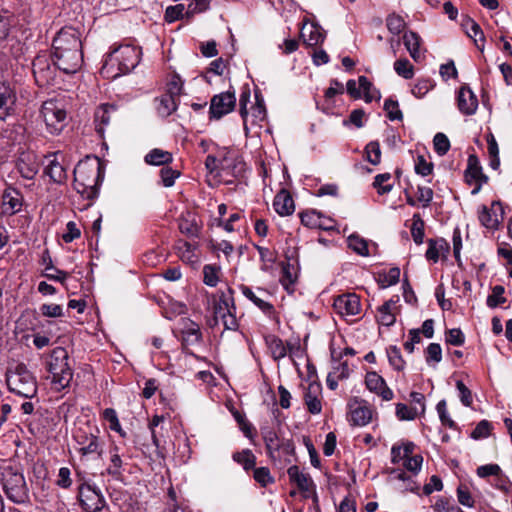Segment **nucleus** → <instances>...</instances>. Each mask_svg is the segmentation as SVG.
I'll list each match as a JSON object with an SVG mask.
<instances>
[{
    "label": "nucleus",
    "instance_id": "obj_23",
    "mask_svg": "<svg viewBox=\"0 0 512 512\" xmlns=\"http://www.w3.org/2000/svg\"><path fill=\"white\" fill-rule=\"evenodd\" d=\"M398 298L390 299L378 308L377 321L383 326H392L396 322V315L399 312Z\"/></svg>",
    "mask_w": 512,
    "mask_h": 512
},
{
    "label": "nucleus",
    "instance_id": "obj_57",
    "mask_svg": "<svg viewBox=\"0 0 512 512\" xmlns=\"http://www.w3.org/2000/svg\"><path fill=\"white\" fill-rule=\"evenodd\" d=\"M435 152L439 156L445 155L450 149V141L443 133H437L433 139Z\"/></svg>",
    "mask_w": 512,
    "mask_h": 512
},
{
    "label": "nucleus",
    "instance_id": "obj_3",
    "mask_svg": "<svg viewBox=\"0 0 512 512\" xmlns=\"http://www.w3.org/2000/svg\"><path fill=\"white\" fill-rule=\"evenodd\" d=\"M139 47L125 44L115 48L106 58L101 73L108 78H116L132 71L140 61Z\"/></svg>",
    "mask_w": 512,
    "mask_h": 512
},
{
    "label": "nucleus",
    "instance_id": "obj_44",
    "mask_svg": "<svg viewBox=\"0 0 512 512\" xmlns=\"http://www.w3.org/2000/svg\"><path fill=\"white\" fill-rule=\"evenodd\" d=\"M348 246L351 248L354 252L361 256H368L369 250H368V244L367 241L358 235H351L348 237Z\"/></svg>",
    "mask_w": 512,
    "mask_h": 512
},
{
    "label": "nucleus",
    "instance_id": "obj_63",
    "mask_svg": "<svg viewBox=\"0 0 512 512\" xmlns=\"http://www.w3.org/2000/svg\"><path fill=\"white\" fill-rule=\"evenodd\" d=\"M254 479L263 487H266L268 484L274 482L273 477L270 475L269 469L266 467L256 468L254 470Z\"/></svg>",
    "mask_w": 512,
    "mask_h": 512
},
{
    "label": "nucleus",
    "instance_id": "obj_18",
    "mask_svg": "<svg viewBox=\"0 0 512 512\" xmlns=\"http://www.w3.org/2000/svg\"><path fill=\"white\" fill-rule=\"evenodd\" d=\"M457 106L459 111L464 115H473L478 108V99L473 91L467 87L462 86L457 95Z\"/></svg>",
    "mask_w": 512,
    "mask_h": 512
},
{
    "label": "nucleus",
    "instance_id": "obj_17",
    "mask_svg": "<svg viewBox=\"0 0 512 512\" xmlns=\"http://www.w3.org/2000/svg\"><path fill=\"white\" fill-rule=\"evenodd\" d=\"M365 384L369 391L377 394L384 401H390L393 399V391L387 386L385 380L376 372H368L366 374Z\"/></svg>",
    "mask_w": 512,
    "mask_h": 512
},
{
    "label": "nucleus",
    "instance_id": "obj_64",
    "mask_svg": "<svg viewBox=\"0 0 512 512\" xmlns=\"http://www.w3.org/2000/svg\"><path fill=\"white\" fill-rule=\"evenodd\" d=\"M40 312L43 316L49 318H58L63 316V308L59 304H43L40 306Z\"/></svg>",
    "mask_w": 512,
    "mask_h": 512
},
{
    "label": "nucleus",
    "instance_id": "obj_49",
    "mask_svg": "<svg viewBox=\"0 0 512 512\" xmlns=\"http://www.w3.org/2000/svg\"><path fill=\"white\" fill-rule=\"evenodd\" d=\"M493 425L488 420H481L471 432V438L475 440L484 439L490 436Z\"/></svg>",
    "mask_w": 512,
    "mask_h": 512
},
{
    "label": "nucleus",
    "instance_id": "obj_47",
    "mask_svg": "<svg viewBox=\"0 0 512 512\" xmlns=\"http://www.w3.org/2000/svg\"><path fill=\"white\" fill-rule=\"evenodd\" d=\"M411 235L416 244H422L424 239V222L418 214L413 216Z\"/></svg>",
    "mask_w": 512,
    "mask_h": 512
},
{
    "label": "nucleus",
    "instance_id": "obj_58",
    "mask_svg": "<svg viewBox=\"0 0 512 512\" xmlns=\"http://www.w3.org/2000/svg\"><path fill=\"white\" fill-rule=\"evenodd\" d=\"M366 158L373 165H377L381 160V150L380 145L376 141H372L367 144L365 148Z\"/></svg>",
    "mask_w": 512,
    "mask_h": 512
},
{
    "label": "nucleus",
    "instance_id": "obj_34",
    "mask_svg": "<svg viewBox=\"0 0 512 512\" xmlns=\"http://www.w3.org/2000/svg\"><path fill=\"white\" fill-rule=\"evenodd\" d=\"M230 307V298L225 296L224 294L219 297L218 300L215 301L213 306V321L214 324H218L220 320L231 313Z\"/></svg>",
    "mask_w": 512,
    "mask_h": 512
},
{
    "label": "nucleus",
    "instance_id": "obj_62",
    "mask_svg": "<svg viewBox=\"0 0 512 512\" xmlns=\"http://www.w3.org/2000/svg\"><path fill=\"white\" fill-rule=\"evenodd\" d=\"M256 249L258 250L260 259L263 262L262 270H268L276 259L274 253L270 249L262 246H256Z\"/></svg>",
    "mask_w": 512,
    "mask_h": 512
},
{
    "label": "nucleus",
    "instance_id": "obj_48",
    "mask_svg": "<svg viewBox=\"0 0 512 512\" xmlns=\"http://www.w3.org/2000/svg\"><path fill=\"white\" fill-rule=\"evenodd\" d=\"M394 70L399 76L405 79H411L414 75L413 66L406 58L395 61Z\"/></svg>",
    "mask_w": 512,
    "mask_h": 512
},
{
    "label": "nucleus",
    "instance_id": "obj_11",
    "mask_svg": "<svg viewBox=\"0 0 512 512\" xmlns=\"http://www.w3.org/2000/svg\"><path fill=\"white\" fill-rule=\"evenodd\" d=\"M333 307L343 317L356 316L361 312L360 298L355 293L341 294L334 299Z\"/></svg>",
    "mask_w": 512,
    "mask_h": 512
},
{
    "label": "nucleus",
    "instance_id": "obj_33",
    "mask_svg": "<svg viewBox=\"0 0 512 512\" xmlns=\"http://www.w3.org/2000/svg\"><path fill=\"white\" fill-rule=\"evenodd\" d=\"M172 154L168 151L155 148L145 156V162L149 165H165L172 162Z\"/></svg>",
    "mask_w": 512,
    "mask_h": 512
},
{
    "label": "nucleus",
    "instance_id": "obj_28",
    "mask_svg": "<svg viewBox=\"0 0 512 512\" xmlns=\"http://www.w3.org/2000/svg\"><path fill=\"white\" fill-rule=\"evenodd\" d=\"M178 226L180 232L187 235L188 237H197L200 231L195 216L190 212L182 214L179 219Z\"/></svg>",
    "mask_w": 512,
    "mask_h": 512
},
{
    "label": "nucleus",
    "instance_id": "obj_30",
    "mask_svg": "<svg viewBox=\"0 0 512 512\" xmlns=\"http://www.w3.org/2000/svg\"><path fill=\"white\" fill-rule=\"evenodd\" d=\"M449 246L444 239H429L428 249L426 251V258L430 261L437 262L441 255L448 252Z\"/></svg>",
    "mask_w": 512,
    "mask_h": 512
},
{
    "label": "nucleus",
    "instance_id": "obj_22",
    "mask_svg": "<svg viewBox=\"0 0 512 512\" xmlns=\"http://www.w3.org/2000/svg\"><path fill=\"white\" fill-rule=\"evenodd\" d=\"M23 205V197L21 193L14 189L8 188L3 193L2 211L7 215L18 213Z\"/></svg>",
    "mask_w": 512,
    "mask_h": 512
},
{
    "label": "nucleus",
    "instance_id": "obj_61",
    "mask_svg": "<svg viewBox=\"0 0 512 512\" xmlns=\"http://www.w3.org/2000/svg\"><path fill=\"white\" fill-rule=\"evenodd\" d=\"M433 164L426 160L422 155L417 156L415 160V172L421 176H427L432 173Z\"/></svg>",
    "mask_w": 512,
    "mask_h": 512
},
{
    "label": "nucleus",
    "instance_id": "obj_60",
    "mask_svg": "<svg viewBox=\"0 0 512 512\" xmlns=\"http://www.w3.org/2000/svg\"><path fill=\"white\" fill-rule=\"evenodd\" d=\"M219 269L212 265H205L203 268L204 283L208 286L214 287L219 281Z\"/></svg>",
    "mask_w": 512,
    "mask_h": 512
},
{
    "label": "nucleus",
    "instance_id": "obj_45",
    "mask_svg": "<svg viewBox=\"0 0 512 512\" xmlns=\"http://www.w3.org/2000/svg\"><path fill=\"white\" fill-rule=\"evenodd\" d=\"M386 26L392 34L398 35L405 29L406 22L400 15L392 13L386 19Z\"/></svg>",
    "mask_w": 512,
    "mask_h": 512
},
{
    "label": "nucleus",
    "instance_id": "obj_42",
    "mask_svg": "<svg viewBox=\"0 0 512 512\" xmlns=\"http://www.w3.org/2000/svg\"><path fill=\"white\" fill-rule=\"evenodd\" d=\"M233 459L241 464L245 470H249L255 466L256 457L251 450H240L233 454Z\"/></svg>",
    "mask_w": 512,
    "mask_h": 512
},
{
    "label": "nucleus",
    "instance_id": "obj_37",
    "mask_svg": "<svg viewBox=\"0 0 512 512\" xmlns=\"http://www.w3.org/2000/svg\"><path fill=\"white\" fill-rule=\"evenodd\" d=\"M231 412L243 434L247 438L252 439L256 434V429L254 428V426L248 421V419L243 413L234 409H232Z\"/></svg>",
    "mask_w": 512,
    "mask_h": 512
},
{
    "label": "nucleus",
    "instance_id": "obj_41",
    "mask_svg": "<svg viewBox=\"0 0 512 512\" xmlns=\"http://www.w3.org/2000/svg\"><path fill=\"white\" fill-rule=\"evenodd\" d=\"M18 170L22 177L25 179H33L38 172V165L35 162H31L29 156L27 161L25 158H20L18 163Z\"/></svg>",
    "mask_w": 512,
    "mask_h": 512
},
{
    "label": "nucleus",
    "instance_id": "obj_14",
    "mask_svg": "<svg viewBox=\"0 0 512 512\" xmlns=\"http://www.w3.org/2000/svg\"><path fill=\"white\" fill-rule=\"evenodd\" d=\"M503 207L499 201H493L490 207L482 205L478 212L480 223L491 230L498 229L503 221Z\"/></svg>",
    "mask_w": 512,
    "mask_h": 512
},
{
    "label": "nucleus",
    "instance_id": "obj_54",
    "mask_svg": "<svg viewBox=\"0 0 512 512\" xmlns=\"http://www.w3.org/2000/svg\"><path fill=\"white\" fill-rule=\"evenodd\" d=\"M176 248L182 260L192 262L195 258V246L187 241H178Z\"/></svg>",
    "mask_w": 512,
    "mask_h": 512
},
{
    "label": "nucleus",
    "instance_id": "obj_10",
    "mask_svg": "<svg viewBox=\"0 0 512 512\" xmlns=\"http://www.w3.org/2000/svg\"><path fill=\"white\" fill-rule=\"evenodd\" d=\"M45 173L55 182L64 183L67 179V168L69 166L62 152H53L45 157Z\"/></svg>",
    "mask_w": 512,
    "mask_h": 512
},
{
    "label": "nucleus",
    "instance_id": "obj_29",
    "mask_svg": "<svg viewBox=\"0 0 512 512\" xmlns=\"http://www.w3.org/2000/svg\"><path fill=\"white\" fill-rule=\"evenodd\" d=\"M420 40L419 35L412 31L406 32L403 36L404 45L415 61H420L423 57L420 51Z\"/></svg>",
    "mask_w": 512,
    "mask_h": 512
},
{
    "label": "nucleus",
    "instance_id": "obj_59",
    "mask_svg": "<svg viewBox=\"0 0 512 512\" xmlns=\"http://www.w3.org/2000/svg\"><path fill=\"white\" fill-rule=\"evenodd\" d=\"M384 110L387 113V117L389 120H402L403 114L401 110L399 109V104L397 101L393 99H386L384 103Z\"/></svg>",
    "mask_w": 512,
    "mask_h": 512
},
{
    "label": "nucleus",
    "instance_id": "obj_40",
    "mask_svg": "<svg viewBox=\"0 0 512 512\" xmlns=\"http://www.w3.org/2000/svg\"><path fill=\"white\" fill-rule=\"evenodd\" d=\"M396 416L401 421H410L417 418L420 414L417 406H408L403 403L396 404Z\"/></svg>",
    "mask_w": 512,
    "mask_h": 512
},
{
    "label": "nucleus",
    "instance_id": "obj_15",
    "mask_svg": "<svg viewBox=\"0 0 512 512\" xmlns=\"http://www.w3.org/2000/svg\"><path fill=\"white\" fill-rule=\"evenodd\" d=\"M392 463L400 464L408 471L416 474L421 470L423 457L421 455H412L413 450H391Z\"/></svg>",
    "mask_w": 512,
    "mask_h": 512
},
{
    "label": "nucleus",
    "instance_id": "obj_53",
    "mask_svg": "<svg viewBox=\"0 0 512 512\" xmlns=\"http://www.w3.org/2000/svg\"><path fill=\"white\" fill-rule=\"evenodd\" d=\"M44 276L49 280L58 281L63 284L67 280L69 274L63 270L55 268L52 265V261L49 259V263L45 267Z\"/></svg>",
    "mask_w": 512,
    "mask_h": 512
},
{
    "label": "nucleus",
    "instance_id": "obj_43",
    "mask_svg": "<svg viewBox=\"0 0 512 512\" xmlns=\"http://www.w3.org/2000/svg\"><path fill=\"white\" fill-rule=\"evenodd\" d=\"M189 15L187 13V8L184 4H177L168 6L165 10L164 18L168 23L175 22L184 17V15Z\"/></svg>",
    "mask_w": 512,
    "mask_h": 512
},
{
    "label": "nucleus",
    "instance_id": "obj_8",
    "mask_svg": "<svg viewBox=\"0 0 512 512\" xmlns=\"http://www.w3.org/2000/svg\"><path fill=\"white\" fill-rule=\"evenodd\" d=\"M287 474L290 484L294 485L304 498L313 497L317 501L316 485L309 473L297 465H292L288 468Z\"/></svg>",
    "mask_w": 512,
    "mask_h": 512
},
{
    "label": "nucleus",
    "instance_id": "obj_2",
    "mask_svg": "<svg viewBox=\"0 0 512 512\" xmlns=\"http://www.w3.org/2000/svg\"><path fill=\"white\" fill-rule=\"evenodd\" d=\"M0 481L5 495L12 502L21 504L29 499V489L16 454L0 459Z\"/></svg>",
    "mask_w": 512,
    "mask_h": 512
},
{
    "label": "nucleus",
    "instance_id": "obj_24",
    "mask_svg": "<svg viewBox=\"0 0 512 512\" xmlns=\"http://www.w3.org/2000/svg\"><path fill=\"white\" fill-rule=\"evenodd\" d=\"M115 112V106L110 104H102L96 109L94 114L95 129L100 136H103Z\"/></svg>",
    "mask_w": 512,
    "mask_h": 512
},
{
    "label": "nucleus",
    "instance_id": "obj_56",
    "mask_svg": "<svg viewBox=\"0 0 512 512\" xmlns=\"http://www.w3.org/2000/svg\"><path fill=\"white\" fill-rule=\"evenodd\" d=\"M505 289L501 285H496L492 289V294L487 298V305L490 308H495L500 304L506 302V298L503 296Z\"/></svg>",
    "mask_w": 512,
    "mask_h": 512
},
{
    "label": "nucleus",
    "instance_id": "obj_31",
    "mask_svg": "<svg viewBox=\"0 0 512 512\" xmlns=\"http://www.w3.org/2000/svg\"><path fill=\"white\" fill-rule=\"evenodd\" d=\"M372 411L365 405H358L351 409L350 421L357 426H364L370 422Z\"/></svg>",
    "mask_w": 512,
    "mask_h": 512
},
{
    "label": "nucleus",
    "instance_id": "obj_12",
    "mask_svg": "<svg viewBox=\"0 0 512 512\" xmlns=\"http://www.w3.org/2000/svg\"><path fill=\"white\" fill-rule=\"evenodd\" d=\"M465 179L469 185H474L471 192L473 195L478 194L483 184L488 181V177L483 173L479 159L475 155H470L468 157Z\"/></svg>",
    "mask_w": 512,
    "mask_h": 512
},
{
    "label": "nucleus",
    "instance_id": "obj_21",
    "mask_svg": "<svg viewBox=\"0 0 512 512\" xmlns=\"http://www.w3.org/2000/svg\"><path fill=\"white\" fill-rule=\"evenodd\" d=\"M16 94L11 86L0 81V120H5L12 112Z\"/></svg>",
    "mask_w": 512,
    "mask_h": 512
},
{
    "label": "nucleus",
    "instance_id": "obj_16",
    "mask_svg": "<svg viewBox=\"0 0 512 512\" xmlns=\"http://www.w3.org/2000/svg\"><path fill=\"white\" fill-rule=\"evenodd\" d=\"M243 295L253 302L262 312L271 316L274 313L273 305L268 301L269 294L267 291L258 288L254 291L248 286H242Z\"/></svg>",
    "mask_w": 512,
    "mask_h": 512
},
{
    "label": "nucleus",
    "instance_id": "obj_4",
    "mask_svg": "<svg viewBox=\"0 0 512 512\" xmlns=\"http://www.w3.org/2000/svg\"><path fill=\"white\" fill-rule=\"evenodd\" d=\"M69 355L65 348H54L47 359V379L50 380L51 388L61 391L69 386L73 371L68 364Z\"/></svg>",
    "mask_w": 512,
    "mask_h": 512
},
{
    "label": "nucleus",
    "instance_id": "obj_51",
    "mask_svg": "<svg viewBox=\"0 0 512 512\" xmlns=\"http://www.w3.org/2000/svg\"><path fill=\"white\" fill-rule=\"evenodd\" d=\"M434 83L431 79H419L411 89V93L417 97H424L432 88Z\"/></svg>",
    "mask_w": 512,
    "mask_h": 512
},
{
    "label": "nucleus",
    "instance_id": "obj_55",
    "mask_svg": "<svg viewBox=\"0 0 512 512\" xmlns=\"http://www.w3.org/2000/svg\"><path fill=\"white\" fill-rule=\"evenodd\" d=\"M390 479L393 480H400L404 482V489L413 491L415 489L414 482L412 481L411 477L406 474L405 471L399 468H393L389 471Z\"/></svg>",
    "mask_w": 512,
    "mask_h": 512
},
{
    "label": "nucleus",
    "instance_id": "obj_32",
    "mask_svg": "<svg viewBox=\"0 0 512 512\" xmlns=\"http://www.w3.org/2000/svg\"><path fill=\"white\" fill-rule=\"evenodd\" d=\"M156 101L158 102L157 112L162 117L171 115L178 107V99L168 94L161 96Z\"/></svg>",
    "mask_w": 512,
    "mask_h": 512
},
{
    "label": "nucleus",
    "instance_id": "obj_46",
    "mask_svg": "<svg viewBox=\"0 0 512 512\" xmlns=\"http://www.w3.org/2000/svg\"><path fill=\"white\" fill-rule=\"evenodd\" d=\"M387 356L390 365L397 371H401L405 367V361L402 358L400 349L396 346H390L387 349Z\"/></svg>",
    "mask_w": 512,
    "mask_h": 512
},
{
    "label": "nucleus",
    "instance_id": "obj_6",
    "mask_svg": "<svg viewBox=\"0 0 512 512\" xmlns=\"http://www.w3.org/2000/svg\"><path fill=\"white\" fill-rule=\"evenodd\" d=\"M6 382L9 391L18 396L33 398L37 394L36 378L24 364H17L13 369H9Z\"/></svg>",
    "mask_w": 512,
    "mask_h": 512
},
{
    "label": "nucleus",
    "instance_id": "obj_7",
    "mask_svg": "<svg viewBox=\"0 0 512 512\" xmlns=\"http://www.w3.org/2000/svg\"><path fill=\"white\" fill-rule=\"evenodd\" d=\"M48 133L59 134L66 126L67 113L61 101L49 99L42 104L40 110Z\"/></svg>",
    "mask_w": 512,
    "mask_h": 512
},
{
    "label": "nucleus",
    "instance_id": "obj_50",
    "mask_svg": "<svg viewBox=\"0 0 512 512\" xmlns=\"http://www.w3.org/2000/svg\"><path fill=\"white\" fill-rule=\"evenodd\" d=\"M183 90V81L181 77L177 74H174L170 77L167 82V91L166 94L179 99Z\"/></svg>",
    "mask_w": 512,
    "mask_h": 512
},
{
    "label": "nucleus",
    "instance_id": "obj_13",
    "mask_svg": "<svg viewBox=\"0 0 512 512\" xmlns=\"http://www.w3.org/2000/svg\"><path fill=\"white\" fill-rule=\"evenodd\" d=\"M236 104L235 93L231 91L214 95L210 103L211 118L220 119L230 113Z\"/></svg>",
    "mask_w": 512,
    "mask_h": 512
},
{
    "label": "nucleus",
    "instance_id": "obj_19",
    "mask_svg": "<svg viewBox=\"0 0 512 512\" xmlns=\"http://www.w3.org/2000/svg\"><path fill=\"white\" fill-rule=\"evenodd\" d=\"M180 333L182 342L185 346L195 345L200 343L202 334L200 327L197 323L189 318H182L180 320Z\"/></svg>",
    "mask_w": 512,
    "mask_h": 512
},
{
    "label": "nucleus",
    "instance_id": "obj_26",
    "mask_svg": "<svg viewBox=\"0 0 512 512\" xmlns=\"http://www.w3.org/2000/svg\"><path fill=\"white\" fill-rule=\"evenodd\" d=\"M33 73L40 85H46L53 79V69L45 57H37L33 61Z\"/></svg>",
    "mask_w": 512,
    "mask_h": 512
},
{
    "label": "nucleus",
    "instance_id": "obj_9",
    "mask_svg": "<svg viewBox=\"0 0 512 512\" xmlns=\"http://www.w3.org/2000/svg\"><path fill=\"white\" fill-rule=\"evenodd\" d=\"M78 497L82 508L86 512L108 511L106 501L100 490L89 484H82L79 487Z\"/></svg>",
    "mask_w": 512,
    "mask_h": 512
},
{
    "label": "nucleus",
    "instance_id": "obj_36",
    "mask_svg": "<svg viewBox=\"0 0 512 512\" xmlns=\"http://www.w3.org/2000/svg\"><path fill=\"white\" fill-rule=\"evenodd\" d=\"M248 125L262 126V123L266 120V109L263 102L257 99L256 103L251 107V113L248 112Z\"/></svg>",
    "mask_w": 512,
    "mask_h": 512
},
{
    "label": "nucleus",
    "instance_id": "obj_25",
    "mask_svg": "<svg viewBox=\"0 0 512 512\" xmlns=\"http://www.w3.org/2000/svg\"><path fill=\"white\" fill-rule=\"evenodd\" d=\"M301 37L309 46H316L325 39V32L317 23H305L301 30Z\"/></svg>",
    "mask_w": 512,
    "mask_h": 512
},
{
    "label": "nucleus",
    "instance_id": "obj_39",
    "mask_svg": "<svg viewBox=\"0 0 512 512\" xmlns=\"http://www.w3.org/2000/svg\"><path fill=\"white\" fill-rule=\"evenodd\" d=\"M300 219L301 223L308 228L323 227L321 225V213L316 210H307L300 213Z\"/></svg>",
    "mask_w": 512,
    "mask_h": 512
},
{
    "label": "nucleus",
    "instance_id": "obj_20",
    "mask_svg": "<svg viewBox=\"0 0 512 512\" xmlns=\"http://www.w3.org/2000/svg\"><path fill=\"white\" fill-rule=\"evenodd\" d=\"M322 387L318 382L308 384L304 392V401L307 409L312 414H319L322 410L321 404Z\"/></svg>",
    "mask_w": 512,
    "mask_h": 512
},
{
    "label": "nucleus",
    "instance_id": "obj_35",
    "mask_svg": "<svg viewBox=\"0 0 512 512\" xmlns=\"http://www.w3.org/2000/svg\"><path fill=\"white\" fill-rule=\"evenodd\" d=\"M266 343L274 360L279 361L287 355V349L280 338L269 336L266 338Z\"/></svg>",
    "mask_w": 512,
    "mask_h": 512
},
{
    "label": "nucleus",
    "instance_id": "obj_1",
    "mask_svg": "<svg viewBox=\"0 0 512 512\" xmlns=\"http://www.w3.org/2000/svg\"><path fill=\"white\" fill-rule=\"evenodd\" d=\"M54 65L66 74L76 73L82 66L83 53L79 33L72 27L61 29L53 39Z\"/></svg>",
    "mask_w": 512,
    "mask_h": 512
},
{
    "label": "nucleus",
    "instance_id": "obj_38",
    "mask_svg": "<svg viewBox=\"0 0 512 512\" xmlns=\"http://www.w3.org/2000/svg\"><path fill=\"white\" fill-rule=\"evenodd\" d=\"M103 419L108 423L109 429L124 437L125 432L121 428L117 413L113 408H106L102 413Z\"/></svg>",
    "mask_w": 512,
    "mask_h": 512
},
{
    "label": "nucleus",
    "instance_id": "obj_27",
    "mask_svg": "<svg viewBox=\"0 0 512 512\" xmlns=\"http://www.w3.org/2000/svg\"><path fill=\"white\" fill-rule=\"evenodd\" d=\"M273 207L280 216L291 215L295 209L294 201L286 190H281L276 194Z\"/></svg>",
    "mask_w": 512,
    "mask_h": 512
},
{
    "label": "nucleus",
    "instance_id": "obj_52",
    "mask_svg": "<svg viewBox=\"0 0 512 512\" xmlns=\"http://www.w3.org/2000/svg\"><path fill=\"white\" fill-rule=\"evenodd\" d=\"M391 180L390 173L378 174L374 179V187L377 189L379 194H385L392 190V184L389 183Z\"/></svg>",
    "mask_w": 512,
    "mask_h": 512
},
{
    "label": "nucleus",
    "instance_id": "obj_5",
    "mask_svg": "<svg viewBox=\"0 0 512 512\" xmlns=\"http://www.w3.org/2000/svg\"><path fill=\"white\" fill-rule=\"evenodd\" d=\"M100 174V163L97 158L92 162L81 161L74 169V188L82 198L92 201L97 197V183Z\"/></svg>",
    "mask_w": 512,
    "mask_h": 512
}]
</instances>
